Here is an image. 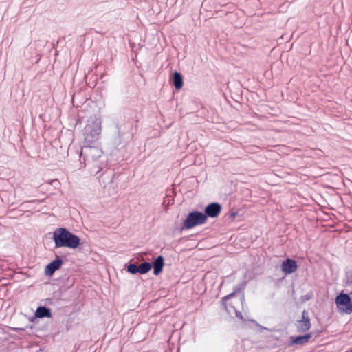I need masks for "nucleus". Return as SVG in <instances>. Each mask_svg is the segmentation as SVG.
Here are the masks:
<instances>
[{
  "label": "nucleus",
  "instance_id": "cd10ccee",
  "mask_svg": "<svg viewBox=\"0 0 352 352\" xmlns=\"http://www.w3.org/2000/svg\"><path fill=\"white\" fill-rule=\"evenodd\" d=\"M47 301H48V303L51 304L52 302V300L51 298H47Z\"/></svg>",
  "mask_w": 352,
  "mask_h": 352
},
{
  "label": "nucleus",
  "instance_id": "f03ea898",
  "mask_svg": "<svg viewBox=\"0 0 352 352\" xmlns=\"http://www.w3.org/2000/svg\"><path fill=\"white\" fill-rule=\"evenodd\" d=\"M102 151L99 149L96 145H91V146H83L81 148L80 154V161L83 160L87 161L89 164L92 162L94 165L91 168V172L98 177H100L103 173H100L104 168H106L107 164L102 161L98 162L102 157Z\"/></svg>",
  "mask_w": 352,
  "mask_h": 352
},
{
  "label": "nucleus",
  "instance_id": "bb28decb",
  "mask_svg": "<svg viewBox=\"0 0 352 352\" xmlns=\"http://www.w3.org/2000/svg\"><path fill=\"white\" fill-rule=\"evenodd\" d=\"M14 330L16 331H23L24 329L23 328H14Z\"/></svg>",
  "mask_w": 352,
  "mask_h": 352
},
{
  "label": "nucleus",
  "instance_id": "6ab92c4d",
  "mask_svg": "<svg viewBox=\"0 0 352 352\" xmlns=\"http://www.w3.org/2000/svg\"><path fill=\"white\" fill-rule=\"evenodd\" d=\"M43 201V200H38V199H34V200H30V201H26L25 202H23L22 204L23 206H25L27 204H41V202Z\"/></svg>",
  "mask_w": 352,
  "mask_h": 352
},
{
  "label": "nucleus",
  "instance_id": "5701e85b",
  "mask_svg": "<svg viewBox=\"0 0 352 352\" xmlns=\"http://www.w3.org/2000/svg\"><path fill=\"white\" fill-rule=\"evenodd\" d=\"M250 321L254 324V325H256V327H258L259 328H261V329H267V328L261 326L260 324H258L256 320H250Z\"/></svg>",
  "mask_w": 352,
  "mask_h": 352
},
{
  "label": "nucleus",
  "instance_id": "1a4fd4ad",
  "mask_svg": "<svg viewBox=\"0 0 352 352\" xmlns=\"http://www.w3.org/2000/svg\"><path fill=\"white\" fill-rule=\"evenodd\" d=\"M304 334L297 336H291L287 344V346H302L309 342L311 338L314 336V332H304Z\"/></svg>",
  "mask_w": 352,
  "mask_h": 352
},
{
  "label": "nucleus",
  "instance_id": "393cba45",
  "mask_svg": "<svg viewBox=\"0 0 352 352\" xmlns=\"http://www.w3.org/2000/svg\"><path fill=\"white\" fill-rule=\"evenodd\" d=\"M52 184H54V186L59 185L60 182L57 179H54L52 181Z\"/></svg>",
  "mask_w": 352,
  "mask_h": 352
},
{
  "label": "nucleus",
  "instance_id": "6e6552de",
  "mask_svg": "<svg viewBox=\"0 0 352 352\" xmlns=\"http://www.w3.org/2000/svg\"><path fill=\"white\" fill-rule=\"evenodd\" d=\"M222 211V205L217 201H213L208 204L204 209V214L206 220L208 221V218L214 219L219 216Z\"/></svg>",
  "mask_w": 352,
  "mask_h": 352
},
{
  "label": "nucleus",
  "instance_id": "f8f14e48",
  "mask_svg": "<svg viewBox=\"0 0 352 352\" xmlns=\"http://www.w3.org/2000/svg\"><path fill=\"white\" fill-rule=\"evenodd\" d=\"M170 82L177 91H179L184 86L182 74L177 70L173 71L170 76Z\"/></svg>",
  "mask_w": 352,
  "mask_h": 352
},
{
  "label": "nucleus",
  "instance_id": "a211bd4d",
  "mask_svg": "<svg viewBox=\"0 0 352 352\" xmlns=\"http://www.w3.org/2000/svg\"><path fill=\"white\" fill-rule=\"evenodd\" d=\"M235 296H236V294L232 292L230 294L223 296L221 298V302H220L221 305L227 311H229L228 309V307H227V301Z\"/></svg>",
  "mask_w": 352,
  "mask_h": 352
},
{
  "label": "nucleus",
  "instance_id": "a878e982",
  "mask_svg": "<svg viewBox=\"0 0 352 352\" xmlns=\"http://www.w3.org/2000/svg\"><path fill=\"white\" fill-rule=\"evenodd\" d=\"M314 333V336H315V338H317L318 336H319L320 335V331H313Z\"/></svg>",
  "mask_w": 352,
  "mask_h": 352
},
{
  "label": "nucleus",
  "instance_id": "39448f33",
  "mask_svg": "<svg viewBox=\"0 0 352 352\" xmlns=\"http://www.w3.org/2000/svg\"><path fill=\"white\" fill-rule=\"evenodd\" d=\"M336 307L340 313L350 314L352 313V291L349 293L342 290L335 298Z\"/></svg>",
  "mask_w": 352,
  "mask_h": 352
},
{
  "label": "nucleus",
  "instance_id": "4468645a",
  "mask_svg": "<svg viewBox=\"0 0 352 352\" xmlns=\"http://www.w3.org/2000/svg\"><path fill=\"white\" fill-rule=\"evenodd\" d=\"M35 313L36 314V316L39 317V318H50L52 316L51 309L45 305L38 306Z\"/></svg>",
  "mask_w": 352,
  "mask_h": 352
},
{
  "label": "nucleus",
  "instance_id": "2eb2a0df",
  "mask_svg": "<svg viewBox=\"0 0 352 352\" xmlns=\"http://www.w3.org/2000/svg\"><path fill=\"white\" fill-rule=\"evenodd\" d=\"M115 128H116V133H115L114 136L112 138L111 142H112L113 146L116 149L118 150L119 146H122V135L121 134L120 128L118 124H116Z\"/></svg>",
  "mask_w": 352,
  "mask_h": 352
},
{
  "label": "nucleus",
  "instance_id": "0eeeda50",
  "mask_svg": "<svg viewBox=\"0 0 352 352\" xmlns=\"http://www.w3.org/2000/svg\"><path fill=\"white\" fill-rule=\"evenodd\" d=\"M65 256L56 255L55 258L50 261L45 267V275L51 277L56 271L60 270L64 264Z\"/></svg>",
  "mask_w": 352,
  "mask_h": 352
},
{
  "label": "nucleus",
  "instance_id": "4be33fe9",
  "mask_svg": "<svg viewBox=\"0 0 352 352\" xmlns=\"http://www.w3.org/2000/svg\"><path fill=\"white\" fill-rule=\"evenodd\" d=\"M311 298V295L307 294L305 295L302 296L300 299L302 302H305V301H307V300H310Z\"/></svg>",
  "mask_w": 352,
  "mask_h": 352
},
{
  "label": "nucleus",
  "instance_id": "20e7f679",
  "mask_svg": "<svg viewBox=\"0 0 352 352\" xmlns=\"http://www.w3.org/2000/svg\"><path fill=\"white\" fill-rule=\"evenodd\" d=\"M206 222L207 221L203 212L197 209H193L187 214L185 219H182V222L178 229L181 232L183 230H190L197 226L204 225Z\"/></svg>",
  "mask_w": 352,
  "mask_h": 352
},
{
  "label": "nucleus",
  "instance_id": "9b49d317",
  "mask_svg": "<svg viewBox=\"0 0 352 352\" xmlns=\"http://www.w3.org/2000/svg\"><path fill=\"white\" fill-rule=\"evenodd\" d=\"M298 262L295 259L289 257H287L284 259L280 265L281 271L285 276L293 274L298 270Z\"/></svg>",
  "mask_w": 352,
  "mask_h": 352
},
{
  "label": "nucleus",
  "instance_id": "ddd939ff",
  "mask_svg": "<svg viewBox=\"0 0 352 352\" xmlns=\"http://www.w3.org/2000/svg\"><path fill=\"white\" fill-rule=\"evenodd\" d=\"M165 265V258L162 255H158L155 258L153 264V274L155 276L160 275L164 270Z\"/></svg>",
  "mask_w": 352,
  "mask_h": 352
},
{
  "label": "nucleus",
  "instance_id": "7ed1b4c3",
  "mask_svg": "<svg viewBox=\"0 0 352 352\" xmlns=\"http://www.w3.org/2000/svg\"><path fill=\"white\" fill-rule=\"evenodd\" d=\"M102 120L100 118L91 116L87 121V124L83 129V146L96 145L101 134Z\"/></svg>",
  "mask_w": 352,
  "mask_h": 352
},
{
  "label": "nucleus",
  "instance_id": "f3484780",
  "mask_svg": "<svg viewBox=\"0 0 352 352\" xmlns=\"http://www.w3.org/2000/svg\"><path fill=\"white\" fill-rule=\"evenodd\" d=\"M343 285L345 287H351L352 288V270H345L344 277L343 278Z\"/></svg>",
  "mask_w": 352,
  "mask_h": 352
},
{
  "label": "nucleus",
  "instance_id": "aec40b11",
  "mask_svg": "<svg viewBox=\"0 0 352 352\" xmlns=\"http://www.w3.org/2000/svg\"><path fill=\"white\" fill-rule=\"evenodd\" d=\"M38 319H40L39 317H37L36 316V314L34 312V316L30 317L29 320L31 322H33V323L36 324V323L38 322Z\"/></svg>",
  "mask_w": 352,
  "mask_h": 352
},
{
  "label": "nucleus",
  "instance_id": "423d86ee",
  "mask_svg": "<svg viewBox=\"0 0 352 352\" xmlns=\"http://www.w3.org/2000/svg\"><path fill=\"white\" fill-rule=\"evenodd\" d=\"M153 267V263L148 261H144L138 265L135 263L129 262L125 264V269L131 274H146Z\"/></svg>",
  "mask_w": 352,
  "mask_h": 352
},
{
  "label": "nucleus",
  "instance_id": "9d476101",
  "mask_svg": "<svg viewBox=\"0 0 352 352\" xmlns=\"http://www.w3.org/2000/svg\"><path fill=\"white\" fill-rule=\"evenodd\" d=\"M295 327L298 333L307 332L311 329V319L306 309L302 311L301 319L296 320Z\"/></svg>",
  "mask_w": 352,
  "mask_h": 352
},
{
  "label": "nucleus",
  "instance_id": "b1692460",
  "mask_svg": "<svg viewBox=\"0 0 352 352\" xmlns=\"http://www.w3.org/2000/svg\"><path fill=\"white\" fill-rule=\"evenodd\" d=\"M234 311H235V314H236V316L239 318H240L241 320H243V316L241 314V312H240L239 311L236 310V309H234Z\"/></svg>",
  "mask_w": 352,
  "mask_h": 352
},
{
  "label": "nucleus",
  "instance_id": "412c9836",
  "mask_svg": "<svg viewBox=\"0 0 352 352\" xmlns=\"http://www.w3.org/2000/svg\"><path fill=\"white\" fill-rule=\"evenodd\" d=\"M237 215H238V212H236V211L232 212L229 214V219H230V221H233Z\"/></svg>",
  "mask_w": 352,
  "mask_h": 352
},
{
  "label": "nucleus",
  "instance_id": "c85d7f7f",
  "mask_svg": "<svg viewBox=\"0 0 352 352\" xmlns=\"http://www.w3.org/2000/svg\"><path fill=\"white\" fill-rule=\"evenodd\" d=\"M346 352H352V349H349V351H347Z\"/></svg>",
  "mask_w": 352,
  "mask_h": 352
},
{
  "label": "nucleus",
  "instance_id": "dca6fc26",
  "mask_svg": "<svg viewBox=\"0 0 352 352\" xmlns=\"http://www.w3.org/2000/svg\"><path fill=\"white\" fill-rule=\"evenodd\" d=\"M245 278L246 277L245 276V279L243 280H242L241 282H240L237 285H236L233 287V291H232L235 294H239L242 292V295L241 296V303H243V302L245 300V294H244L243 291L248 283V280H247L245 279Z\"/></svg>",
  "mask_w": 352,
  "mask_h": 352
},
{
  "label": "nucleus",
  "instance_id": "f257e3e1",
  "mask_svg": "<svg viewBox=\"0 0 352 352\" xmlns=\"http://www.w3.org/2000/svg\"><path fill=\"white\" fill-rule=\"evenodd\" d=\"M55 248H67L81 250L84 242L76 234L65 227H59L54 230L52 234Z\"/></svg>",
  "mask_w": 352,
  "mask_h": 352
}]
</instances>
